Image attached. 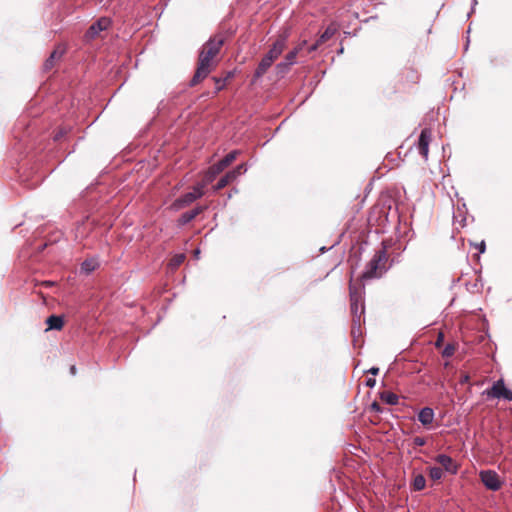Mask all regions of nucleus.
<instances>
[{
	"label": "nucleus",
	"mask_w": 512,
	"mask_h": 512,
	"mask_svg": "<svg viewBox=\"0 0 512 512\" xmlns=\"http://www.w3.org/2000/svg\"><path fill=\"white\" fill-rule=\"evenodd\" d=\"M225 37L217 34L211 37L203 46L198 56L197 68L190 81V86L201 83L218 65V58Z\"/></svg>",
	"instance_id": "1"
},
{
	"label": "nucleus",
	"mask_w": 512,
	"mask_h": 512,
	"mask_svg": "<svg viewBox=\"0 0 512 512\" xmlns=\"http://www.w3.org/2000/svg\"><path fill=\"white\" fill-rule=\"evenodd\" d=\"M389 255L386 247L376 251L371 260L367 263L362 279L380 278L388 270Z\"/></svg>",
	"instance_id": "2"
},
{
	"label": "nucleus",
	"mask_w": 512,
	"mask_h": 512,
	"mask_svg": "<svg viewBox=\"0 0 512 512\" xmlns=\"http://www.w3.org/2000/svg\"><path fill=\"white\" fill-rule=\"evenodd\" d=\"M349 295H350V309L353 316L354 323H361V317L365 311L364 305V287L361 284H352L349 285Z\"/></svg>",
	"instance_id": "3"
},
{
	"label": "nucleus",
	"mask_w": 512,
	"mask_h": 512,
	"mask_svg": "<svg viewBox=\"0 0 512 512\" xmlns=\"http://www.w3.org/2000/svg\"><path fill=\"white\" fill-rule=\"evenodd\" d=\"M238 151L234 150L228 153L223 159L216 164L212 165L204 174L202 182L204 185H208L214 181L225 168H227L237 158Z\"/></svg>",
	"instance_id": "4"
},
{
	"label": "nucleus",
	"mask_w": 512,
	"mask_h": 512,
	"mask_svg": "<svg viewBox=\"0 0 512 512\" xmlns=\"http://www.w3.org/2000/svg\"><path fill=\"white\" fill-rule=\"evenodd\" d=\"M205 187H206V185H204V183L202 181L199 182L198 184H196L193 187V191L188 192V193L184 194L183 196H181L180 198L176 199L174 201V203L172 204V207L174 209L178 210V209H181V208H184V207L190 205L195 200L201 198L204 195Z\"/></svg>",
	"instance_id": "5"
},
{
	"label": "nucleus",
	"mask_w": 512,
	"mask_h": 512,
	"mask_svg": "<svg viewBox=\"0 0 512 512\" xmlns=\"http://www.w3.org/2000/svg\"><path fill=\"white\" fill-rule=\"evenodd\" d=\"M489 399L498 398L511 401L512 400V391L505 386V383L502 379L494 382L491 388H488L482 393Z\"/></svg>",
	"instance_id": "6"
},
{
	"label": "nucleus",
	"mask_w": 512,
	"mask_h": 512,
	"mask_svg": "<svg viewBox=\"0 0 512 512\" xmlns=\"http://www.w3.org/2000/svg\"><path fill=\"white\" fill-rule=\"evenodd\" d=\"M480 479L484 486L492 491H497L501 488V481L498 474L493 470H483L480 472Z\"/></svg>",
	"instance_id": "7"
},
{
	"label": "nucleus",
	"mask_w": 512,
	"mask_h": 512,
	"mask_svg": "<svg viewBox=\"0 0 512 512\" xmlns=\"http://www.w3.org/2000/svg\"><path fill=\"white\" fill-rule=\"evenodd\" d=\"M288 35L286 33L280 34L275 42L273 43L270 50L265 55L267 58H270L271 62H274L284 51L287 43Z\"/></svg>",
	"instance_id": "8"
},
{
	"label": "nucleus",
	"mask_w": 512,
	"mask_h": 512,
	"mask_svg": "<svg viewBox=\"0 0 512 512\" xmlns=\"http://www.w3.org/2000/svg\"><path fill=\"white\" fill-rule=\"evenodd\" d=\"M110 24H111V21L109 18H106V17L100 18L98 21H96L89 27V29L87 30V32L85 34L86 39H88V40L95 39L96 37L99 36L100 32L108 29Z\"/></svg>",
	"instance_id": "9"
},
{
	"label": "nucleus",
	"mask_w": 512,
	"mask_h": 512,
	"mask_svg": "<svg viewBox=\"0 0 512 512\" xmlns=\"http://www.w3.org/2000/svg\"><path fill=\"white\" fill-rule=\"evenodd\" d=\"M66 52V48L63 45H58L50 54V56L44 62L43 68L45 71H50L54 68L56 63L60 61Z\"/></svg>",
	"instance_id": "10"
},
{
	"label": "nucleus",
	"mask_w": 512,
	"mask_h": 512,
	"mask_svg": "<svg viewBox=\"0 0 512 512\" xmlns=\"http://www.w3.org/2000/svg\"><path fill=\"white\" fill-rule=\"evenodd\" d=\"M432 138V132L430 129H423L418 139V150L419 153L427 159L429 153V143Z\"/></svg>",
	"instance_id": "11"
},
{
	"label": "nucleus",
	"mask_w": 512,
	"mask_h": 512,
	"mask_svg": "<svg viewBox=\"0 0 512 512\" xmlns=\"http://www.w3.org/2000/svg\"><path fill=\"white\" fill-rule=\"evenodd\" d=\"M419 81L418 71L412 67L405 68L399 76L398 83L405 87L409 84H416Z\"/></svg>",
	"instance_id": "12"
},
{
	"label": "nucleus",
	"mask_w": 512,
	"mask_h": 512,
	"mask_svg": "<svg viewBox=\"0 0 512 512\" xmlns=\"http://www.w3.org/2000/svg\"><path fill=\"white\" fill-rule=\"evenodd\" d=\"M435 461L439 463L445 469V471L450 474H456L458 472V465L449 455L439 454L436 456Z\"/></svg>",
	"instance_id": "13"
},
{
	"label": "nucleus",
	"mask_w": 512,
	"mask_h": 512,
	"mask_svg": "<svg viewBox=\"0 0 512 512\" xmlns=\"http://www.w3.org/2000/svg\"><path fill=\"white\" fill-rule=\"evenodd\" d=\"M434 417V410L430 407H424L418 413V420L425 427L430 426L433 423Z\"/></svg>",
	"instance_id": "14"
},
{
	"label": "nucleus",
	"mask_w": 512,
	"mask_h": 512,
	"mask_svg": "<svg viewBox=\"0 0 512 512\" xmlns=\"http://www.w3.org/2000/svg\"><path fill=\"white\" fill-rule=\"evenodd\" d=\"M273 62L270 61V58H267L264 56L260 63L258 64V67L255 70L254 76H253V82L262 77L268 69L272 66Z\"/></svg>",
	"instance_id": "15"
},
{
	"label": "nucleus",
	"mask_w": 512,
	"mask_h": 512,
	"mask_svg": "<svg viewBox=\"0 0 512 512\" xmlns=\"http://www.w3.org/2000/svg\"><path fill=\"white\" fill-rule=\"evenodd\" d=\"M205 207H195L194 209L187 211L181 215L179 218V224L185 225L189 222H191L193 219H195L199 214H201L204 211Z\"/></svg>",
	"instance_id": "16"
},
{
	"label": "nucleus",
	"mask_w": 512,
	"mask_h": 512,
	"mask_svg": "<svg viewBox=\"0 0 512 512\" xmlns=\"http://www.w3.org/2000/svg\"><path fill=\"white\" fill-rule=\"evenodd\" d=\"M48 330H61L64 326V317L60 315H51L46 321Z\"/></svg>",
	"instance_id": "17"
},
{
	"label": "nucleus",
	"mask_w": 512,
	"mask_h": 512,
	"mask_svg": "<svg viewBox=\"0 0 512 512\" xmlns=\"http://www.w3.org/2000/svg\"><path fill=\"white\" fill-rule=\"evenodd\" d=\"M236 180L235 178V172H227L223 177L219 179V181L216 183V185L213 186L214 191H219L223 188H225L230 183L234 182Z\"/></svg>",
	"instance_id": "18"
},
{
	"label": "nucleus",
	"mask_w": 512,
	"mask_h": 512,
	"mask_svg": "<svg viewBox=\"0 0 512 512\" xmlns=\"http://www.w3.org/2000/svg\"><path fill=\"white\" fill-rule=\"evenodd\" d=\"M98 266H99V263L96 259H94V258L86 259L81 264V271L85 274H89V273L95 271Z\"/></svg>",
	"instance_id": "19"
},
{
	"label": "nucleus",
	"mask_w": 512,
	"mask_h": 512,
	"mask_svg": "<svg viewBox=\"0 0 512 512\" xmlns=\"http://www.w3.org/2000/svg\"><path fill=\"white\" fill-rule=\"evenodd\" d=\"M380 398L382 401L389 405H397L399 401V397L397 394L389 391H384L380 393Z\"/></svg>",
	"instance_id": "20"
},
{
	"label": "nucleus",
	"mask_w": 512,
	"mask_h": 512,
	"mask_svg": "<svg viewBox=\"0 0 512 512\" xmlns=\"http://www.w3.org/2000/svg\"><path fill=\"white\" fill-rule=\"evenodd\" d=\"M306 40L299 43L293 50H291L286 56L285 59L289 61V63H295V59L298 56V54L302 51L304 46L306 45Z\"/></svg>",
	"instance_id": "21"
},
{
	"label": "nucleus",
	"mask_w": 512,
	"mask_h": 512,
	"mask_svg": "<svg viewBox=\"0 0 512 512\" xmlns=\"http://www.w3.org/2000/svg\"><path fill=\"white\" fill-rule=\"evenodd\" d=\"M426 479L422 474H417L413 478L412 486L415 491H421L425 488Z\"/></svg>",
	"instance_id": "22"
},
{
	"label": "nucleus",
	"mask_w": 512,
	"mask_h": 512,
	"mask_svg": "<svg viewBox=\"0 0 512 512\" xmlns=\"http://www.w3.org/2000/svg\"><path fill=\"white\" fill-rule=\"evenodd\" d=\"M336 33V28L332 25L328 26L326 30L319 36L318 40L322 44L327 42Z\"/></svg>",
	"instance_id": "23"
},
{
	"label": "nucleus",
	"mask_w": 512,
	"mask_h": 512,
	"mask_svg": "<svg viewBox=\"0 0 512 512\" xmlns=\"http://www.w3.org/2000/svg\"><path fill=\"white\" fill-rule=\"evenodd\" d=\"M429 476L432 480H440L443 477V470L439 467H431L429 469Z\"/></svg>",
	"instance_id": "24"
},
{
	"label": "nucleus",
	"mask_w": 512,
	"mask_h": 512,
	"mask_svg": "<svg viewBox=\"0 0 512 512\" xmlns=\"http://www.w3.org/2000/svg\"><path fill=\"white\" fill-rule=\"evenodd\" d=\"M185 260V255L184 254H177L175 255L171 260H170V263L169 265L173 268V269H176L178 268Z\"/></svg>",
	"instance_id": "25"
},
{
	"label": "nucleus",
	"mask_w": 512,
	"mask_h": 512,
	"mask_svg": "<svg viewBox=\"0 0 512 512\" xmlns=\"http://www.w3.org/2000/svg\"><path fill=\"white\" fill-rule=\"evenodd\" d=\"M291 65H293V63H289V61L285 59L284 62H281L276 65V70L279 74H284L289 70Z\"/></svg>",
	"instance_id": "26"
},
{
	"label": "nucleus",
	"mask_w": 512,
	"mask_h": 512,
	"mask_svg": "<svg viewBox=\"0 0 512 512\" xmlns=\"http://www.w3.org/2000/svg\"><path fill=\"white\" fill-rule=\"evenodd\" d=\"M213 80L216 84V92L221 91L226 85V83L221 78L214 77Z\"/></svg>",
	"instance_id": "27"
},
{
	"label": "nucleus",
	"mask_w": 512,
	"mask_h": 512,
	"mask_svg": "<svg viewBox=\"0 0 512 512\" xmlns=\"http://www.w3.org/2000/svg\"><path fill=\"white\" fill-rule=\"evenodd\" d=\"M246 171L245 165L240 164L235 169L231 170V172H235V178L237 179L243 172Z\"/></svg>",
	"instance_id": "28"
},
{
	"label": "nucleus",
	"mask_w": 512,
	"mask_h": 512,
	"mask_svg": "<svg viewBox=\"0 0 512 512\" xmlns=\"http://www.w3.org/2000/svg\"><path fill=\"white\" fill-rule=\"evenodd\" d=\"M443 340H444L443 334L439 333L438 337H437V340L435 341V347L438 348V349L441 348Z\"/></svg>",
	"instance_id": "29"
},
{
	"label": "nucleus",
	"mask_w": 512,
	"mask_h": 512,
	"mask_svg": "<svg viewBox=\"0 0 512 512\" xmlns=\"http://www.w3.org/2000/svg\"><path fill=\"white\" fill-rule=\"evenodd\" d=\"M320 45H322V43L317 39V41L308 48V53L316 51Z\"/></svg>",
	"instance_id": "30"
},
{
	"label": "nucleus",
	"mask_w": 512,
	"mask_h": 512,
	"mask_svg": "<svg viewBox=\"0 0 512 512\" xmlns=\"http://www.w3.org/2000/svg\"><path fill=\"white\" fill-rule=\"evenodd\" d=\"M371 410H373V411H375L377 413H381L382 412L381 406L377 402H373L371 404Z\"/></svg>",
	"instance_id": "31"
},
{
	"label": "nucleus",
	"mask_w": 512,
	"mask_h": 512,
	"mask_svg": "<svg viewBox=\"0 0 512 512\" xmlns=\"http://www.w3.org/2000/svg\"><path fill=\"white\" fill-rule=\"evenodd\" d=\"M414 443L418 446H423L425 444V440L423 438L416 437L414 439Z\"/></svg>",
	"instance_id": "32"
},
{
	"label": "nucleus",
	"mask_w": 512,
	"mask_h": 512,
	"mask_svg": "<svg viewBox=\"0 0 512 512\" xmlns=\"http://www.w3.org/2000/svg\"><path fill=\"white\" fill-rule=\"evenodd\" d=\"M375 384H376V380L373 378H369L366 380V386H368V387L372 388L375 386Z\"/></svg>",
	"instance_id": "33"
},
{
	"label": "nucleus",
	"mask_w": 512,
	"mask_h": 512,
	"mask_svg": "<svg viewBox=\"0 0 512 512\" xmlns=\"http://www.w3.org/2000/svg\"><path fill=\"white\" fill-rule=\"evenodd\" d=\"M379 372L378 367H371L369 370H367V373H371L372 375H377Z\"/></svg>",
	"instance_id": "34"
},
{
	"label": "nucleus",
	"mask_w": 512,
	"mask_h": 512,
	"mask_svg": "<svg viewBox=\"0 0 512 512\" xmlns=\"http://www.w3.org/2000/svg\"><path fill=\"white\" fill-rule=\"evenodd\" d=\"M485 248H486V245H485V242L482 241L479 246H478V249H479V252L480 253H483L485 251Z\"/></svg>",
	"instance_id": "35"
},
{
	"label": "nucleus",
	"mask_w": 512,
	"mask_h": 512,
	"mask_svg": "<svg viewBox=\"0 0 512 512\" xmlns=\"http://www.w3.org/2000/svg\"><path fill=\"white\" fill-rule=\"evenodd\" d=\"M233 72H227L225 78L223 81L226 83L228 80H230L233 77Z\"/></svg>",
	"instance_id": "36"
},
{
	"label": "nucleus",
	"mask_w": 512,
	"mask_h": 512,
	"mask_svg": "<svg viewBox=\"0 0 512 512\" xmlns=\"http://www.w3.org/2000/svg\"><path fill=\"white\" fill-rule=\"evenodd\" d=\"M454 348L452 347L451 344H447V346L444 348L443 352L445 353H448V352H452Z\"/></svg>",
	"instance_id": "37"
},
{
	"label": "nucleus",
	"mask_w": 512,
	"mask_h": 512,
	"mask_svg": "<svg viewBox=\"0 0 512 512\" xmlns=\"http://www.w3.org/2000/svg\"><path fill=\"white\" fill-rule=\"evenodd\" d=\"M41 285L45 286V287H50V286H53L54 285V282H51V281H43L41 283Z\"/></svg>",
	"instance_id": "38"
},
{
	"label": "nucleus",
	"mask_w": 512,
	"mask_h": 512,
	"mask_svg": "<svg viewBox=\"0 0 512 512\" xmlns=\"http://www.w3.org/2000/svg\"><path fill=\"white\" fill-rule=\"evenodd\" d=\"M70 373H71L72 375H75V374H76V367H75V365H72V366L70 367Z\"/></svg>",
	"instance_id": "39"
},
{
	"label": "nucleus",
	"mask_w": 512,
	"mask_h": 512,
	"mask_svg": "<svg viewBox=\"0 0 512 512\" xmlns=\"http://www.w3.org/2000/svg\"><path fill=\"white\" fill-rule=\"evenodd\" d=\"M468 380H469V376H468V375H464V376L462 377L461 382H462V383H464V382H467Z\"/></svg>",
	"instance_id": "40"
}]
</instances>
